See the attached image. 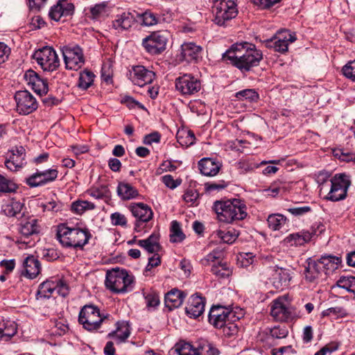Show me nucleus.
<instances>
[{
  "label": "nucleus",
  "mask_w": 355,
  "mask_h": 355,
  "mask_svg": "<svg viewBox=\"0 0 355 355\" xmlns=\"http://www.w3.org/2000/svg\"><path fill=\"white\" fill-rule=\"evenodd\" d=\"M262 53L252 44L248 42L235 44L223 55V58L241 70L249 71L259 65L262 60Z\"/></svg>",
  "instance_id": "f257e3e1"
},
{
  "label": "nucleus",
  "mask_w": 355,
  "mask_h": 355,
  "mask_svg": "<svg viewBox=\"0 0 355 355\" xmlns=\"http://www.w3.org/2000/svg\"><path fill=\"white\" fill-rule=\"evenodd\" d=\"M213 209L217 215V219L225 223L243 220L247 216L245 205L236 198L227 201H216Z\"/></svg>",
  "instance_id": "f03ea898"
},
{
  "label": "nucleus",
  "mask_w": 355,
  "mask_h": 355,
  "mask_svg": "<svg viewBox=\"0 0 355 355\" xmlns=\"http://www.w3.org/2000/svg\"><path fill=\"white\" fill-rule=\"evenodd\" d=\"M90 237L91 234L86 228H71L64 224L58 227L57 238L64 247L82 249Z\"/></svg>",
  "instance_id": "7ed1b4c3"
},
{
  "label": "nucleus",
  "mask_w": 355,
  "mask_h": 355,
  "mask_svg": "<svg viewBox=\"0 0 355 355\" xmlns=\"http://www.w3.org/2000/svg\"><path fill=\"white\" fill-rule=\"evenodd\" d=\"M105 284L113 293H125L132 290L134 277L125 270L115 268L107 272Z\"/></svg>",
  "instance_id": "20e7f679"
},
{
  "label": "nucleus",
  "mask_w": 355,
  "mask_h": 355,
  "mask_svg": "<svg viewBox=\"0 0 355 355\" xmlns=\"http://www.w3.org/2000/svg\"><path fill=\"white\" fill-rule=\"evenodd\" d=\"M109 317L101 313L99 309L94 305H85L80 310L78 320L87 331L98 330Z\"/></svg>",
  "instance_id": "39448f33"
},
{
  "label": "nucleus",
  "mask_w": 355,
  "mask_h": 355,
  "mask_svg": "<svg viewBox=\"0 0 355 355\" xmlns=\"http://www.w3.org/2000/svg\"><path fill=\"white\" fill-rule=\"evenodd\" d=\"M236 0H216L213 6L214 22L219 26L235 18L238 15Z\"/></svg>",
  "instance_id": "423d86ee"
},
{
  "label": "nucleus",
  "mask_w": 355,
  "mask_h": 355,
  "mask_svg": "<svg viewBox=\"0 0 355 355\" xmlns=\"http://www.w3.org/2000/svg\"><path fill=\"white\" fill-rule=\"evenodd\" d=\"M350 184L351 182L347 175L345 174L336 175L329 180L328 184L329 190L325 198L333 202L345 199Z\"/></svg>",
  "instance_id": "0eeeda50"
},
{
  "label": "nucleus",
  "mask_w": 355,
  "mask_h": 355,
  "mask_svg": "<svg viewBox=\"0 0 355 355\" xmlns=\"http://www.w3.org/2000/svg\"><path fill=\"white\" fill-rule=\"evenodd\" d=\"M270 315L275 320L280 322L293 319V308L287 295L279 296L271 302Z\"/></svg>",
  "instance_id": "6e6552de"
},
{
  "label": "nucleus",
  "mask_w": 355,
  "mask_h": 355,
  "mask_svg": "<svg viewBox=\"0 0 355 355\" xmlns=\"http://www.w3.org/2000/svg\"><path fill=\"white\" fill-rule=\"evenodd\" d=\"M243 312L240 310L239 313L235 311H229L227 309L216 306H213L209 313V321L215 327L219 328L225 325L227 321L239 320L243 316Z\"/></svg>",
  "instance_id": "1a4fd4ad"
},
{
  "label": "nucleus",
  "mask_w": 355,
  "mask_h": 355,
  "mask_svg": "<svg viewBox=\"0 0 355 355\" xmlns=\"http://www.w3.org/2000/svg\"><path fill=\"white\" fill-rule=\"evenodd\" d=\"M33 58L44 71H53L60 66V60L55 51L50 46L37 50Z\"/></svg>",
  "instance_id": "9d476101"
},
{
  "label": "nucleus",
  "mask_w": 355,
  "mask_h": 355,
  "mask_svg": "<svg viewBox=\"0 0 355 355\" xmlns=\"http://www.w3.org/2000/svg\"><path fill=\"white\" fill-rule=\"evenodd\" d=\"M67 69L78 70L85 64L83 50L77 45L64 46L61 49Z\"/></svg>",
  "instance_id": "9b49d317"
},
{
  "label": "nucleus",
  "mask_w": 355,
  "mask_h": 355,
  "mask_svg": "<svg viewBox=\"0 0 355 355\" xmlns=\"http://www.w3.org/2000/svg\"><path fill=\"white\" fill-rule=\"evenodd\" d=\"M268 280L276 289L284 290L289 285L291 279V271L288 269L277 266H270L267 269Z\"/></svg>",
  "instance_id": "f8f14e48"
},
{
  "label": "nucleus",
  "mask_w": 355,
  "mask_h": 355,
  "mask_svg": "<svg viewBox=\"0 0 355 355\" xmlns=\"http://www.w3.org/2000/svg\"><path fill=\"white\" fill-rule=\"evenodd\" d=\"M167 37L166 32H153L143 40L142 44L148 53L159 54L166 49Z\"/></svg>",
  "instance_id": "ddd939ff"
},
{
  "label": "nucleus",
  "mask_w": 355,
  "mask_h": 355,
  "mask_svg": "<svg viewBox=\"0 0 355 355\" xmlns=\"http://www.w3.org/2000/svg\"><path fill=\"white\" fill-rule=\"evenodd\" d=\"M17 111L23 115H27L37 110L38 103L35 98L27 90H21L15 93Z\"/></svg>",
  "instance_id": "4468645a"
},
{
  "label": "nucleus",
  "mask_w": 355,
  "mask_h": 355,
  "mask_svg": "<svg viewBox=\"0 0 355 355\" xmlns=\"http://www.w3.org/2000/svg\"><path fill=\"white\" fill-rule=\"evenodd\" d=\"M175 89L183 96H190L201 89L200 81L191 74H184L175 79Z\"/></svg>",
  "instance_id": "2eb2a0df"
},
{
  "label": "nucleus",
  "mask_w": 355,
  "mask_h": 355,
  "mask_svg": "<svg viewBox=\"0 0 355 355\" xmlns=\"http://www.w3.org/2000/svg\"><path fill=\"white\" fill-rule=\"evenodd\" d=\"M296 39L294 33L284 30L277 33L273 38L266 40V46L275 51L285 53L288 51V44L295 42Z\"/></svg>",
  "instance_id": "dca6fc26"
},
{
  "label": "nucleus",
  "mask_w": 355,
  "mask_h": 355,
  "mask_svg": "<svg viewBox=\"0 0 355 355\" xmlns=\"http://www.w3.org/2000/svg\"><path fill=\"white\" fill-rule=\"evenodd\" d=\"M130 209L132 215L137 219L135 230L141 232L144 228L143 224L153 218V212L148 205L143 202L133 203L130 205Z\"/></svg>",
  "instance_id": "f3484780"
},
{
  "label": "nucleus",
  "mask_w": 355,
  "mask_h": 355,
  "mask_svg": "<svg viewBox=\"0 0 355 355\" xmlns=\"http://www.w3.org/2000/svg\"><path fill=\"white\" fill-rule=\"evenodd\" d=\"M154 71L141 65L133 66L129 72V78L132 83L139 87L150 84L155 78Z\"/></svg>",
  "instance_id": "a211bd4d"
},
{
  "label": "nucleus",
  "mask_w": 355,
  "mask_h": 355,
  "mask_svg": "<svg viewBox=\"0 0 355 355\" xmlns=\"http://www.w3.org/2000/svg\"><path fill=\"white\" fill-rule=\"evenodd\" d=\"M58 175V171L54 168L37 171L26 178V182L31 187H41L53 182Z\"/></svg>",
  "instance_id": "6ab92c4d"
},
{
  "label": "nucleus",
  "mask_w": 355,
  "mask_h": 355,
  "mask_svg": "<svg viewBox=\"0 0 355 355\" xmlns=\"http://www.w3.org/2000/svg\"><path fill=\"white\" fill-rule=\"evenodd\" d=\"M25 164V149L18 146L10 151L9 157L5 161L6 168L11 171H17Z\"/></svg>",
  "instance_id": "aec40b11"
},
{
  "label": "nucleus",
  "mask_w": 355,
  "mask_h": 355,
  "mask_svg": "<svg viewBox=\"0 0 355 355\" xmlns=\"http://www.w3.org/2000/svg\"><path fill=\"white\" fill-rule=\"evenodd\" d=\"M74 6L72 3L66 0H60L51 7L49 16L55 21H59L62 17H68L73 15Z\"/></svg>",
  "instance_id": "412c9836"
},
{
  "label": "nucleus",
  "mask_w": 355,
  "mask_h": 355,
  "mask_svg": "<svg viewBox=\"0 0 355 355\" xmlns=\"http://www.w3.org/2000/svg\"><path fill=\"white\" fill-rule=\"evenodd\" d=\"M316 234L315 230H302L299 232L291 234L284 239V243L289 246H300L311 241Z\"/></svg>",
  "instance_id": "4be33fe9"
},
{
  "label": "nucleus",
  "mask_w": 355,
  "mask_h": 355,
  "mask_svg": "<svg viewBox=\"0 0 355 355\" xmlns=\"http://www.w3.org/2000/svg\"><path fill=\"white\" fill-rule=\"evenodd\" d=\"M202 47L193 42H185L181 46V55L187 62H198L202 58Z\"/></svg>",
  "instance_id": "5701e85b"
},
{
  "label": "nucleus",
  "mask_w": 355,
  "mask_h": 355,
  "mask_svg": "<svg viewBox=\"0 0 355 355\" xmlns=\"http://www.w3.org/2000/svg\"><path fill=\"white\" fill-rule=\"evenodd\" d=\"M40 230L38 221L34 218H29L26 221L21 222L19 228L21 234V241L24 243H28L26 239L30 236L38 234Z\"/></svg>",
  "instance_id": "b1692460"
},
{
  "label": "nucleus",
  "mask_w": 355,
  "mask_h": 355,
  "mask_svg": "<svg viewBox=\"0 0 355 355\" xmlns=\"http://www.w3.org/2000/svg\"><path fill=\"white\" fill-rule=\"evenodd\" d=\"M205 306V299L198 295H193L189 299L186 306V313L191 318H196L200 316Z\"/></svg>",
  "instance_id": "393cba45"
},
{
  "label": "nucleus",
  "mask_w": 355,
  "mask_h": 355,
  "mask_svg": "<svg viewBox=\"0 0 355 355\" xmlns=\"http://www.w3.org/2000/svg\"><path fill=\"white\" fill-rule=\"evenodd\" d=\"M139 13L136 11L124 12L117 15L116 19L113 21V27L119 31L130 28L136 21Z\"/></svg>",
  "instance_id": "a878e982"
},
{
  "label": "nucleus",
  "mask_w": 355,
  "mask_h": 355,
  "mask_svg": "<svg viewBox=\"0 0 355 355\" xmlns=\"http://www.w3.org/2000/svg\"><path fill=\"white\" fill-rule=\"evenodd\" d=\"M304 277L307 282L311 283H317L326 277L318 260L308 262L304 270Z\"/></svg>",
  "instance_id": "bb28decb"
},
{
  "label": "nucleus",
  "mask_w": 355,
  "mask_h": 355,
  "mask_svg": "<svg viewBox=\"0 0 355 355\" xmlns=\"http://www.w3.org/2000/svg\"><path fill=\"white\" fill-rule=\"evenodd\" d=\"M116 330L108 334L107 337L112 338L116 344L124 343L130 335L129 323L125 321L117 322Z\"/></svg>",
  "instance_id": "cd10ccee"
},
{
  "label": "nucleus",
  "mask_w": 355,
  "mask_h": 355,
  "mask_svg": "<svg viewBox=\"0 0 355 355\" xmlns=\"http://www.w3.org/2000/svg\"><path fill=\"white\" fill-rule=\"evenodd\" d=\"M187 294L177 288H173L165 295V304L170 310L178 308L182 305Z\"/></svg>",
  "instance_id": "c85d7f7f"
},
{
  "label": "nucleus",
  "mask_w": 355,
  "mask_h": 355,
  "mask_svg": "<svg viewBox=\"0 0 355 355\" xmlns=\"http://www.w3.org/2000/svg\"><path fill=\"white\" fill-rule=\"evenodd\" d=\"M318 261L325 277L336 270L341 263L340 257L332 255L322 256L320 259H318Z\"/></svg>",
  "instance_id": "c756f323"
},
{
  "label": "nucleus",
  "mask_w": 355,
  "mask_h": 355,
  "mask_svg": "<svg viewBox=\"0 0 355 355\" xmlns=\"http://www.w3.org/2000/svg\"><path fill=\"white\" fill-rule=\"evenodd\" d=\"M200 173L206 176H215L219 172L220 164L211 158H203L198 162Z\"/></svg>",
  "instance_id": "7c9ffc66"
},
{
  "label": "nucleus",
  "mask_w": 355,
  "mask_h": 355,
  "mask_svg": "<svg viewBox=\"0 0 355 355\" xmlns=\"http://www.w3.org/2000/svg\"><path fill=\"white\" fill-rule=\"evenodd\" d=\"M279 162L280 161L277 159L262 161L261 163H257L252 159H243L237 163V168L240 171L241 173L245 174L253 172L261 165L267 164H278Z\"/></svg>",
  "instance_id": "2f4dec72"
},
{
  "label": "nucleus",
  "mask_w": 355,
  "mask_h": 355,
  "mask_svg": "<svg viewBox=\"0 0 355 355\" xmlns=\"http://www.w3.org/2000/svg\"><path fill=\"white\" fill-rule=\"evenodd\" d=\"M25 275L30 279L35 278L40 272V263L33 256H28L23 262Z\"/></svg>",
  "instance_id": "473e14b6"
},
{
  "label": "nucleus",
  "mask_w": 355,
  "mask_h": 355,
  "mask_svg": "<svg viewBox=\"0 0 355 355\" xmlns=\"http://www.w3.org/2000/svg\"><path fill=\"white\" fill-rule=\"evenodd\" d=\"M137 243L148 253H157L160 250L159 236L157 234L153 233L146 239L139 240Z\"/></svg>",
  "instance_id": "72a5a7b5"
},
{
  "label": "nucleus",
  "mask_w": 355,
  "mask_h": 355,
  "mask_svg": "<svg viewBox=\"0 0 355 355\" xmlns=\"http://www.w3.org/2000/svg\"><path fill=\"white\" fill-rule=\"evenodd\" d=\"M239 235V231L234 228H229L226 230H217L212 233V236L218 238L221 242L227 244L234 243Z\"/></svg>",
  "instance_id": "f704fd0d"
},
{
  "label": "nucleus",
  "mask_w": 355,
  "mask_h": 355,
  "mask_svg": "<svg viewBox=\"0 0 355 355\" xmlns=\"http://www.w3.org/2000/svg\"><path fill=\"white\" fill-rule=\"evenodd\" d=\"M17 333V324L10 320H2L0 321V338L8 340Z\"/></svg>",
  "instance_id": "c9c22d12"
},
{
  "label": "nucleus",
  "mask_w": 355,
  "mask_h": 355,
  "mask_svg": "<svg viewBox=\"0 0 355 355\" xmlns=\"http://www.w3.org/2000/svg\"><path fill=\"white\" fill-rule=\"evenodd\" d=\"M117 193L123 200H130L138 196L137 190L131 184L125 182L119 184Z\"/></svg>",
  "instance_id": "e433bc0d"
},
{
  "label": "nucleus",
  "mask_w": 355,
  "mask_h": 355,
  "mask_svg": "<svg viewBox=\"0 0 355 355\" xmlns=\"http://www.w3.org/2000/svg\"><path fill=\"white\" fill-rule=\"evenodd\" d=\"M56 284L53 281H46L39 286L37 293V299H49L55 291Z\"/></svg>",
  "instance_id": "4c0bfd02"
},
{
  "label": "nucleus",
  "mask_w": 355,
  "mask_h": 355,
  "mask_svg": "<svg viewBox=\"0 0 355 355\" xmlns=\"http://www.w3.org/2000/svg\"><path fill=\"white\" fill-rule=\"evenodd\" d=\"M95 75L92 71L85 69L79 74L77 86L82 90L87 89L94 82Z\"/></svg>",
  "instance_id": "58836bf2"
},
{
  "label": "nucleus",
  "mask_w": 355,
  "mask_h": 355,
  "mask_svg": "<svg viewBox=\"0 0 355 355\" xmlns=\"http://www.w3.org/2000/svg\"><path fill=\"white\" fill-rule=\"evenodd\" d=\"M336 286L355 294V277L341 275L336 282Z\"/></svg>",
  "instance_id": "ea45409f"
},
{
  "label": "nucleus",
  "mask_w": 355,
  "mask_h": 355,
  "mask_svg": "<svg viewBox=\"0 0 355 355\" xmlns=\"http://www.w3.org/2000/svg\"><path fill=\"white\" fill-rule=\"evenodd\" d=\"M197 355H220V351L212 343L202 340L198 344Z\"/></svg>",
  "instance_id": "a19ab883"
},
{
  "label": "nucleus",
  "mask_w": 355,
  "mask_h": 355,
  "mask_svg": "<svg viewBox=\"0 0 355 355\" xmlns=\"http://www.w3.org/2000/svg\"><path fill=\"white\" fill-rule=\"evenodd\" d=\"M267 221L269 227L276 231L280 230L284 225L286 218L280 214H273L268 216Z\"/></svg>",
  "instance_id": "79ce46f5"
},
{
  "label": "nucleus",
  "mask_w": 355,
  "mask_h": 355,
  "mask_svg": "<svg viewBox=\"0 0 355 355\" xmlns=\"http://www.w3.org/2000/svg\"><path fill=\"white\" fill-rule=\"evenodd\" d=\"M137 18L142 19L141 24L145 26H153L161 23L162 21L160 17L150 10H147L142 14L139 13Z\"/></svg>",
  "instance_id": "37998d69"
},
{
  "label": "nucleus",
  "mask_w": 355,
  "mask_h": 355,
  "mask_svg": "<svg viewBox=\"0 0 355 355\" xmlns=\"http://www.w3.org/2000/svg\"><path fill=\"white\" fill-rule=\"evenodd\" d=\"M95 208V205L86 200H77L71 204V211L77 214H82L87 210H92Z\"/></svg>",
  "instance_id": "c03bdc74"
},
{
  "label": "nucleus",
  "mask_w": 355,
  "mask_h": 355,
  "mask_svg": "<svg viewBox=\"0 0 355 355\" xmlns=\"http://www.w3.org/2000/svg\"><path fill=\"white\" fill-rule=\"evenodd\" d=\"M89 195L96 199H103L105 201L111 198V192L107 186L92 188L89 191Z\"/></svg>",
  "instance_id": "a18cd8bd"
},
{
  "label": "nucleus",
  "mask_w": 355,
  "mask_h": 355,
  "mask_svg": "<svg viewBox=\"0 0 355 355\" xmlns=\"http://www.w3.org/2000/svg\"><path fill=\"white\" fill-rule=\"evenodd\" d=\"M185 235L182 232L179 223L173 220L171 223L170 241L173 243H179L182 241Z\"/></svg>",
  "instance_id": "49530a36"
},
{
  "label": "nucleus",
  "mask_w": 355,
  "mask_h": 355,
  "mask_svg": "<svg viewBox=\"0 0 355 355\" xmlns=\"http://www.w3.org/2000/svg\"><path fill=\"white\" fill-rule=\"evenodd\" d=\"M175 351L179 355H197L198 346L193 347L189 343L180 342L175 346Z\"/></svg>",
  "instance_id": "de8ad7c7"
},
{
  "label": "nucleus",
  "mask_w": 355,
  "mask_h": 355,
  "mask_svg": "<svg viewBox=\"0 0 355 355\" xmlns=\"http://www.w3.org/2000/svg\"><path fill=\"white\" fill-rule=\"evenodd\" d=\"M23 204L19 201L11 200L3 207V212L8 216H15L22 209Z\"/></svg>",
  "instance_id": "09e8293b"
},
{
  "label": "nucleus",
  "mask_w": 355,
  "mask_h": 355,
  "mask_svg": "<svg viewBox=\"0 0 355 355\" xmlns=\"http://www.w3.org/2000/svg\"><path fill=\"white\" fill-rule=\"evenodd\" d=\"M211 272L219 277H228L231 273L225 261H220L218 263L211 264Z\"/></svg>",
  "instance_id": "8fccbe9b"
},
{
  "label": "nucleus",
  "mask_w": 355,
  "mask_h": 355,
  "mask_svg": "<svg viewBox=\"0 0 355 355\" xmlns=\"http://www.w3.org/2000/svg\"><path fill=\"white\" fill-rule=\"evenodd\" d=\"M235 96L238 100H248L249 101H256L259 95L254 89H246L236 93Z\"/></svg>",
  "instance_id": "3c124183"
},
{
  "label": "nucleus",
  "mask_w": 355,
  "mask_h": 355,
  "mask_svg": "<svg viewBox=\"0 0 355 355\" xmlns=\"http://www.w3.org/2000/svg\"><path fill=\"white\" fill-rule=\"evenodd\" d=\"M17 189V186L15 182L0 174V193H12Z\"/></svg>",
  "instance_id": "603ef678"
},
{
  "label": "nucleus",
  "mask_w": 355,
  "mask_h": 355,
  "mask_svg": "<svg viewBox=\"0 0 355 355\" xmlns=\"http://www.w3.org/2000/svg\"><path fill=\"white\" fill-rule=\"evenodd\" d=\"M224 255V251L217 248L208 254L205 259V261L209 264L218 263L220 261H223Z\"/></svg>",
  "instance_id": "864d4df0"
},
{
  "label": "nucleus",
  "mask_w": 355,
  "mask_h": 355,
  "mask_svg": "<svg viewBox=\"0 0 355 355\" xmlns=\"http://www.w3.org/2000/svg\"><path fill=\"white\" fill-rule=\"evenodd\" d=\"M270 336L274 338H284L288 336V331L284 325L275 326L269 329Z\"/></svg>",
  "instance_id": "5fc2aeb1"
},
{
  "label": "nucleus",
  "mask_w": 355,
  "mask_h": 355,
  "mask_svg": "<svg viewBox=\"0 0 355 355\" xmlns=\"http://www.w3.org/2000/svg\"><path fill=\"white\" fill-rule=\"evenodd\" d=\"M107 4L105 2L96 4L89 8L91 17L98 19L106 13Z\"/></svg>",
  "instance_id": "6e6d98bb"
},
{
  "label": "nucleus",
  "mask_w": 355,
  "mask_h": 355,
  "mask_svg": "<svg viewBox=\"0 0 355 355\" xmlns=\"http://www.w3.org/2000/svg\"><path fill=\"white\" fill-rule=\"evenodd\" d=\"M330 175L326 172H320L316 179L317 182L320 186V191H328Z\"/></svg>",
  "instance_id": "4d7b16f0"
},
{
  "label": "nucleus",
  "mask_w": 355,
  "mask_h": 355,
  "mask_svg": "<svg viewBox=\"0 0 355 355\" xmlns=\"http://www.w3.org/2000/svg\"><path fill=\"white\" fill-rule=\"evenodd\" d=\"M232 321H227L225 323V325L219 327L220 329H223V332L225 336L230 337L237 334L238 332V326Z\"/></svg>",
  "instance_id": "13d9d810"
},
{
  "label": "nucleus",
  "mask_w": 355,
  "mask_h": 355,
  "mask_svg": "<svg viewBox=\"0 0 355 355\" xmlns=\"http://www.w3.org/2000/svg\"><path fill=\"white\" fill-rule=\"evenodd\" d=\"M31 87H32V89L36 93H37L40 95L45 94L48 92L47 83L42 78H39L38 80H36V81L33 83V85H32Z\"/></svg>",
  "instance_id": "bf43d9fd"
},
{
  "label": "nucleus",
  "mask_w": 355,
  "mask_h": 355,
  "mask_svg": "<svg viewBox=\"0 0 355 355\" xmlns=\"http://www.w3.org/2000/svg\"><path fill=\"white\" fill-rule=\"evenodd\" d=\"M343 73L347 78L355 81V60L349 62L343 67Z\"/></svg>",
  "instance_id": "052dcab7"
},
{
  "label": "nucleus",
  "mask_w": 355,
  "mask_h": 355,
  "mask_svg": "<svg viewBox=\"0 0 355 355\" xmlns=\"http://www.w3.org/2000/svg\"><path fill=\"white\" fill-rule=\"evenodd\" d=\"M199 197V194L196 190L190 189H187L183 196L184 200L190 203L191 205H193L196 203Z\"/></svg>",
  "instance_id": "680f3d73"
},
{
  "label": "nucleus",
  "mask_w": 355,
  "mask_h": 355,
  "mask_svg": "<svg viewBox=\"0 0 355 355\" xmlns=\"http://www.w3.org/2000/svg\"><path fill=\"white\" fill-rule=\"evenodd\" d=\"M111 223L113 225L125 226L127 224V219L125 216L119 213L114 212L110 216Z\"/></svg>",
  "instance_id": "e2e57ef3"
},
{
  "label": "nucleus",
  "mask_w": 355,
  "mask_h": 355,
  "mask_svg": "<svg viewBox=\"0 0 355 355\" xmlns=\"http://www.w3.org/2000/svg\"><path fill=\"white\" fill-rule=\"evenodd\" d=\"M10 53V48L3 42H0V64L8 60Z\"/></svg>",
  "instance_id": "0e129e2a"
},
{
  "label": "nucleus",
  "mask_w": 355,
  "mask_h": 355,
  "mask_svg": "<svg viewBox=\"0 0 355 355\" xmlns=\"http://www.w3.org/2000/svg\"><path fill=\"white\" fill-rule=\"evenodd\" d=\"M288 211L294 216H300L310 211L311 207L309 206L292 207L289 208Z\"/></svg>",
  "instance_id": "69168bd1"
},
{
  "label": "nucleus",
  "mask_w": 355,
  "mask_h": 355,
  "mask_svg": "<svg viewBox=\"0 0 355 355\" xmlns=\"http://www.w3.org/2000/svg\"><path fill=\"white\" fill-rule=\"evenodd\" d=\"M162 182L164 184L170 189H175L180 184V181L174 180L173 177L170 175H166L162 177Z\"/></svg>",
  "instance_id": "338daca9"
},
{
  "label": "nucleus",
  "mask_w": 355,
  "mask_h": 355,
  "mask_svg": "<svg viewBox=\"0 0 355 355\" xmlns=\"http://www.w3.org/2000/svg\"><path fill=\"white\" fill-rule=\"evenodd\" d=\"M160 141V135L155 132L146 135L144 137V143L147 145H150L153 143H159Z\"/></svg>",
  "instance_id": "774afa93"
}]
</instances>
